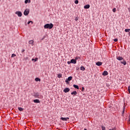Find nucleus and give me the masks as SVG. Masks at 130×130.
Returning <instances> with one entry per match:
<instances>
[{
	"label": "nucleus",
	"mask_w": 130,
	"mask_h": 130,
	"mask_svg": "<svg viewBox=\"0 0 130 130\" xmlns=\"http://www.w3.org/2000/svg\"><path fill=\"white\" fill-rule=\"evenodd\" d=\"M71 94L72 95H73V94L77 95V91H73V92H71Z\"/></svg>",
	"instance_id": "18"
},
{
	"label": "nucleus",
	"mask_w": 130,
	"mask_h": 130,
	"mask_svg": "<svg viewBox=\"0 0 130 130\" xmlns=\"http://www.w3.org/2000/svg\"><path fill=\"white\" fill-rule=\"evenodd\" d=\"M113 13H116V8H114L113 9Z\"/></svg>",
	"instance_id": "25"
},
{
	"label": "nucleus",
	"mask_w": 130,
	"mask_h": 130,
	"mask_svg": "<svg viewBox=\"0 0 130 130\" xmlns=\"http://www.w3.org/2000/svg\"><path fill=\"white\" fill-rule=\"evenodd\" d=\"M80 70H82L83 71H84V70H85V68L84 67V66H81Z\"/></svg>",
	"instance_id": "21"
},
{
	"label": "nucleus",
	"mask_w": 130,
	"mask_h": 130,
	"mask_svg": "<svg viewBox=\"0 0 130 130\" xmlns=\"http://www.w3.org/2000/svg\"><path fill=\"white\" fill-rule=\"evenodd\" d=\"M75 4H77V5L78 4H79V1L78 0H76L75 2Z\"/></svg>",
	"instance_id": "28"
},
{
	"label": "nucleus",
	"mask_w": 130,
	"mask_h": 130,
	"mask_svg": "<svg viewBox=\"0 0 130 130\" xmlns=\"http://www.w3.org/2000/svg\"><path fill=\"white\" fill-rule=\"evenodd\" d=\"M72 79H73V77L72 76H69V77H68V78H67V79H66V83H69V82L70 81H71V80H72Z\"/></svg>",
	"instance_id": "3"
},
{
	"label": "nucleus",
	"mask_w": 130,
	"mask_h": 130,
	"mask_svg": "<svg viewBox=\"0 0 130 130\" xmlns=\"http://www.w3.org/2000/svg\"><path fill=\"white\" fill-rule=\"evenodd\" d=\"M102 130H106V128L105 126H102Z\"/></svg>",
	"instance_id": "26"
},
{
	"label": "nucleus",
	"mask_w": 130,
	"mask_h": 130,
	"mask_svg": "<svg viewBox=\"0 0 130 130\" xmlns=\"http://www.w3.org/2000/svg\"><path fill=\"white\" fill-rule=\"evenodd\" d=\"M68 64H71V63H72L71 61H68Z\"/></svg>",
	"instance_id": "34"
},
{
	"label": "nucleus",
	"mask_w": 130,
	"mask_h": 130,
	"mask_svg": "<svg viewBox=\"0 0 130 130\" xmlns=\"http://www.w3.org/2000/svg\"><path fill=\"white\" fill-rule=\"evenodd\" d=\"M60 119L63 121H68V120H69L70 118L69 117H61Z\"/></svg>",
	"instance_id": "5"
},
{
	"label": "nucleus",
	"mask_w": 130,
	"mask_h": 130,
	"mask_svg": "<svg viewBox=\"0 0 130 130\" xmlns=\"http://www.w3.org/2000/svg\"><path fill=\"white\" fill-rule=\"evenodd\" d=\"M71 63H74V64H76V63H77V61L75 60V59H71Z\"/></svg>",
	"instance_id": "11"
},
{
	"label": "nucleus",
	"mask_w": 130,
	"mask_h": 130,
	"mask_svg": "<svg viewBox=\"0 0 130 130\" xmlns=\"http://www.w3.org/2000/svg\"><path fill=\"white\" fill-rule=\"evenodd\" d=\"M57 77L58 78H61L62 77L61 73H59V74H57Z\"/></svg>",
	"instance_id": "20"
},
{
	"label": "nucleus",
	"mask_w": 130,
	"mask_h": 130,
	"mask_svg": "<svg viewBox=\"0 0 130 130\" xmlns=\"http://www.w3.org/2000/svg\"><path fill=\"white\" fill-rule=\"evenodd\" d=\"M25 51V49H22V50H21V52H24V51Z\"/></svg>",
	"instance_id": "33"
},
{
	"label": "nucleus",
	"mask_w": 130,
	"mask_h": 130,
	"mask_svg": "<svg viewBox=\"0 0 130 130\" xmlns=\"http://www.w3.org/2000/svg\"><path fill=\"white\" fill-rule=\"evenodd\" d=\"M84 130H87V129H86V128H84Z\"/></svg>",
	"instance_id": "40"
},
{
	"label": "nucleus",
	"mask_w": 130,
	"mask_h": 130,
	"mask_svg": "<svg viewBox=\"0 0 130 130\" xmlns=\"http://www.w3.org/2000/svg\"><path fill=\"white\" fill-rule=\"evenodd\" d=\"M28 43L29 44H31V45H33L34 43V40H29L28 41Z\"/></svg>",
	"instance_id": "12"
},
{
	"label": "nucleus",
	"mask_w": 130,
	"mask_h": 130,
	"mask_svg": "<svg viewBox=\"0 0 130 130\" xmlns=\"http://www.w3.org/2000/svg\"><path fill=\"white\" fill-rule=\"evenodd\" d=\"M102 75H104V76H106L107 75H108V72L106 70L104 71L102 73Z\"/></svg>",
	"instance_id": "8"
},
{
	"label": "nucleus",
	"mask_w": 130,
	"mask_h": 130,
	"mask_svg": "<svg viewBox=\"0 0 130 130\" xmlns=\"http://www.w3.org/2000/svg\"><path fill=\"white\" fill-rule=\"evenodd\" d=\"M30 22H31V24H32L33 21H28V22H27V24H29V23H30Z\"/></svg>",
	"instance_id": "30"
},
{
	"label": "nucleus",
	"mask_w": 130,
	"mask_h": 130,
	"mask_svg": "<svg viewBox=\"0 0 130 130\" xmlns=\"http://www.w3.org/2000/svg\"><path fill=\"white\" fill-rule=\"evenodd\" d=\"M44 27V28L51 29L53 27V23H47L46 24H45Z\"/></svg>",
	"instance_id": "2"
},
{
	"label": "nucleus",
	"mask_w": 130,
	"mask_h": 130,
	"mask_svg": "<svg viewBox=\"0 0 130 130\" xmlns=\"http://www.w3.org/2000/svg\"><path fill=\"white\" fill-rule=\"evenodd\" d=\"M125 105H124L123 107V111H122V115H123L124 112H125Z\"/></svg>",
	"instance_id": "16"
},
{
	"label": "nucleus",
	"mask_w": 130,
	"mask_h": 130,
	"mask_svg": "<svg viewBox=\"0 0 130 130\" xmlns=\"http://www.w3.org/2000/svg\"><path fill=\"white\" fill-rule=\"evenodd\" d=\"M31 3V0H25V4H30Z\"/></svg>",
	"instance_id": "19"
},
{
	"label": "nucleus",
	"mask_w": 130,
	"mask_h": 130,
	"mask_svg": "<svg viewBox=\"0 0 130 130\" xmlns=\"http://www.w3.org/2000/svg\"><path fill=\"white\" fill-rule=\"evenodd\" d=\"M102 64H103V62H101V61L96 62V65H98V66H101Z\"/></svg>",
	"instance_id": "9"
},
{
	"label": "nucleus",
	"mask_w": 130,
	"mask_h": 130,
	"mask_svg": "<svg viewBox=\"0 0 130 130\" xmlns=\"http://www.w3.org/2000/svg\"><path fill=\"white\" fill-rule=\"evenodd\" d=\"M128 11H129V13H130V8H128Z\"/></svg>",
	"instance_id": "38"
},
{
	"label": "nucleus",
	"mask_w": 130,
	"mask_h": 130,
	"mask_svg": "<svg viewBox=\"0 0 130 130\" xmlns=\"http://www.w3.org/2000/svg\"><path fill=\"white\" fill-rule=\"evenodd\" d=\"M118 41V39H114V41L117 42Z\"/></svg>",
	"instance_id": "32"
},
{
	"label": "nucleus",
	"mask_w": 130,
	"mask_h": 130,
	"mask_svg": "<svg viewBox=\"0 0 130 130\" xmlns=\"http://www.w3.org/2000/svg\"><path fill=\"white\" fill-rule=\"evenodd\" d=\"M35 80L36 81H37V82H38V81L40 82V81H41V79H40V78H39L38 77H36L35 78Z\"/></svg>",
	"instance_id": "15"
},
{
	"label": "nucleus",
	"mask_w": 130,
	"mask_h": 130,
	"mask_svg": "<svg viewBox=\"0 0 130 130\" xmlns=\"http://www.w3.org/2000/svg\"><path fill=\"white\" fill-rule=\"evenodd\" d=\"M89 8H90V5H86L84 7V9H89Z\"/></svg>",
	"instance_id": "14"
},
{
	"label": "nucleus",
	"mask_w": 130,
	"mask_h": 130,
	"mask_svg": "<svg viewBox=\"0 0 130 130\" xmlns=\"http://www.w3.org/2000/svg\"><path fill=\"white\" fill-rule=\"evenodd\" d=\"M69 91H70L69 87H66V88L63 89V91L65 93H67L68 92H69Z\"/></svg>",
	"instance_id": "7"
},
{
	"label": "nucleus",
	"mask_w": 130,
	"mask_h": 130,
	"mask_svg": "<svg viewBox=\"0 0 130 130\" xmlns=\"http://www.w3.org/2000/svg\"><path fill=\"white\" fill-rule=\"evenodd\" d=\"M127 90H128V92H129V94H130V86H128V87Z\"/></svg>",
	"instance_id": "31"
},
{
	"label": "nucleus",
	"mask_w": 130,
	"mask_h": 130,
	"mask_svg": "<svg viewBox=\"0 0 130 130\" xmlns=\"http://www.w3.org/2000/svg\"><path fill=\"white\" fill-rule=\"evenodd\" d=\"M116 59L118 60L121 61L120 63H121V64H124V65L127 64V62L125 61V60H124L122 56H116Z\"/></svg>",
	"instance_id": "1"
},
{
	"label": "nucleus",
	"mask_w": 130,
	"mask_h": 130,
	"mask_svg": "<svg viewBox=\"0 0 130 130\" xmlns=\"http://www.w3.org/2000/svg\"><path fill=\"white\" fill-rule=\"evenodd\" d=\"M16 54H15V53H13L12 54V56H11V57H15V56H16Z\"/></svg>",
	"instance_id": "27"
},
{
	"label": "nucleus",
	"mask_w": 130,
	"mask_h": 130,
	"mask_svg": "<svg viewBox=\"0 0 130 130\" xmlns=\"http://www.w3.org/2000/svg\"><path fill=\"white\" fill-rule=\"evenodd\" d=\"M129 36H130V32H129Z\"/></svg>",
	"instance_id": "42"
},
{
	"label": "nucleus",
	"mask_w": 130,
	"mask_h": 130,
	"mask_svg": "<svg viewBox=\"0 0 130 130\" xmlns=\"http://www.w3.org/2000/svg\"><path fill=\"white\" fill-rule=\"evenodd\" d=\"M18 110L19 111H23V108H22V107H18Z\"/></svg>",
	"instance_id": "24"
},
{
	"label": "nucleus",
	"mask_w": 130,
	"mask_h": 130,
	"mask_svg": "<svg viewBox=\"0 0 130 130\" xmlns=\"http://www.w3.org/2000/svg\"><path fill=\"white\" fill-rule=\"evenodd\" d=\"M78 19H79L78 17H76L75 20L77 21V20H78Z\"/></svg>",
	"instance_id": "36"
},
{
	"label": "nucleus",
	"mask_w": 130,
	"mask_h": 130,
	"mask_svg": "<svg viewBox=\"0 0 130 130\" xmlns=\"http://www.w3.org/2000/svg\"><path fill=\"white\" fill-rule=\"evenodd\" d=\"M29 12H30L29 10L28 9H26V10H25L24 12V15H29Z\"/></svg>",
	"instance_id": "4"
},
{
	"label": "nucleus",
	"mask_w": 130,
	"mask_h": 130,
	"mask_svg": "<svg viewBox=\"0 0 130 130\" xmlns=\"http://www.w3.org/2000/svg\"><path fill=\"white\" fill-rule=\"evenodd\" d=\"M125 32H129L130 31V28H126L125 29Z\"/></svg>",
	"instance_id": "23"
},
{
	"label": "nucleus",
	"mask_w": 130,
	"mask_h": 130,
	"mask_svg": "<svg viewBox=\"0 0 130 130\" xmlns=\"http://www.w3.org/2000/svg\"><path fill=\"white\" fill-rule=\"evenodd\" d=\"M35 96L36 97H37V98H40V94H39V92L35 93Z\"/></svg>",
	"instance_id": "10"
},
{
	"label": "nucleus",
	"mask_w": 130,
	"mask_h": 130,
	"mask_svg": "<svg viewBox=\"0 0 130 130\" xmlns=\"http://www.w3.org/2000/svg\"><path fill=\"white\" fill-rule=\"evenodd\" d=\"M109 130H116V128H113L112 129H109Z\"/></svg>",
	"instance_id": "35"
},
{
	"label": "nucleus",
	"mask_w": 130,
	"mask_h": 130,
	"mask_svg": "<svg viewBox=\"0 0 130 130\" xmlns=\"http://www.w3.org/2000/svg\"><path fill=\"white\" fill-rule=\"evenodd\" d=\"M34 102H35V103H40V101L39 99H35Z\"/></svg>",
	"instance_id": "13"
},
{
	"label": "nucleus",
	"mask_w": 130,
	"mask_h": 130,
	"mask_svg": "<svg viewBox=\"0 0 130 130\" xmlns=\"http://www.w3.org/2000/svg\"><path fill=\"white\" fill-rule=\"evenodd\" d=\"M16 15H17L18 16L21 17L22 15V13L21 12H16Z\"/></svg>",
	"instance_id": "6"
},
{
	"label": "nucleus",
	"mask_w": 130,
	"mask_h": 130,
	"mask_svg": "<svg viewBox=\"0 0 130 130\" xmlns=\"http://www.w3.org/2000/svg\"><path fill=\"white\" fill-rule=\"evenodd\" d=\"M129 121H130V118H129Z\"/></svg>",
	"instance_id": "41"
},
{
	"label": "nucleus",
	"mask_w": 130,
	"mask_h": 130,
	"mask_svg": "<svg viewBox=\"0 0 130 130\" xmlns=\"http://www.w3.org/2000/svg\"><path fill=\"white\" fill-rule=\"evenodd\" d=\"M28 57H26V58H25V59H27Z\"/></svg>",
	"instance_id": "39"
},
{
	"label": "nucleus",
	"mask_w": 130,
	"mask_h": 130,
	"mask_svg": "<svg viewBox=\"0 0 130 130\" xmlns=\"http://www.w3.org/2000/svg\"><path fill=\"white\" fill-rule=\"evenodd\" d=\"M84 90H85L84 87H82V91H84Z\"/></svg>",
	"instance_id": "37"
},
{
	"label": "nucleus",
	"mask_w": 130,
	"mask_h": 130,
	"mask_svg": "<svg viewBox=\"0 0 130 130\" xmlns=\"http://www.w3.org/2000/svg\"><path fill=\"white\" fill-rule=\"evenodd\" d=\"M73 87H74V88H76V89H79V86L76 85V84H74Z\"/></svg>",
	"instance_id": "22"
},
{
	"label": "nucleus",
	"mask_w": 130,
	"mask_h": 130,
	"mask_svg": "<svg viewBox=\"0 0 130 130\" xmlns=\"http://www.w3.org/2000/svg\"><path fill=\"white\" fill-rule=\"evenodd\" d=\"M78 58H80V57L79 56H77L76 58H75V60L76 61H77V60L78 59Z\"/></svg>",
	"instance_id": "29"
},
{
	"label": "nucleus",
	"mask_w": 130,
	"mask_h": 130,
	"mask_svg": "<svg viewBox=\"0 0 130 130\" xmlns=\"http://www.w3.org/2000/svg\"><path fill=\"white\" fill-rule=\"evenodd\" d=\"M38 59H39V58H38V57H37L36 58H32L31 60H32V61H35V62H36V61H38Z\"/></svg>",
	"instance_id": "17"
}]
</instances>
